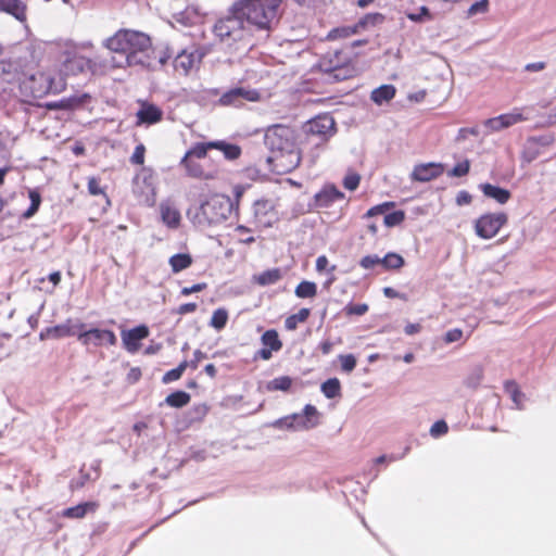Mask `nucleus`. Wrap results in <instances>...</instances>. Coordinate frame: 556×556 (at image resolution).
Returning a JSON list of instances; mask_svg holds the SVG:
<instances>
[{"label": "nucleus", "mask_w": 556, "mask_h": 556, "mask_svg": "<svg viewBox=\"0 0 556 556\" xmlns=\"http://www.w3.org/2000/svg\"><path fill=\"white\" fill-rule=\"evenodd\" d=\"M105 47L123 56V61L116 62V67L125 65H149V52L152 48L149 35L132 29H119L105 40Z\"/></svg>", "instance_id": "obj_1"}, {"label": "nucleus", "mask_w": 556, "mask_h": 556, "mask_svg": "<svg viewBox=\"0 0 556 556\" xmlns=\"http://www.w3.org/2000/svg\"><path fill=\"white\" fill-rule=\"evenodd\" d=\"M61 71L66 76H77L83 73L92 75H104L114 70V56L94 55L89 58L83 53V48L71 45L66 46L60 53Z\"/></svg>", "instance_id": "obj_2"}, {"label": "nucleus", "mask_w": 556, "mask_h": 556, "mask_svg": "<svg viewBox=\"0 0 556 556\" xmlns=\"http://www.w3.org/2000/svg\"><path fill=\"white\" fill-rule=\"evenodd\" d=\"M281 3L282 0H237L232 3V12L257 29L269 30Z\"/></svg>", "instance_id": "obj_3"}, {"label": "nucleus", "mask_w": 556, "mask_h": 556, "mask_svg": "<svg viewBox=\"0 0 556 556\" xmlns=\"http://www.w3.org/2000/svg\"><path fill=\"white\" fill-rule=\"evenodd\" d=\"M206 142H195L181 157L179 165L186 175L198 180H214L218 178L220 168L218 164L208 157Z\"/></svg>", "instance_id": "obj_4"}, {"label": "nucleus", "mask_w": 556, "mask_h": 556, "mask_svg": "<svg viewBox=\"0 0 556 556\" xmlns=\"http://www.w3.org/2000/svg\"><path fill=\"white\" fill-rule=\"evenodd\" d=\"M336 132V122L328 114L318 115L306 123L300 129V144L315 160L319 150Z\"/></svg>", "instance_id": "obj_5"}, {"label": "nucleus", "mask_w": 556, "mask_h": 556, "mask_svg": "<svg viewBox=\"0 0 556 556\" xmlns=\"http://www.w3.org/2000/svg\"><path fill=\"white\" fill-rule=\"evenodd\" d=\"M356 54H352L349 48L328 51L318 61V68L329 75L336 81L354 78L357 73L355 63Z\"/></svg>", "instance_id": "obj_6"}, {"label": "nucleus", "mask_w": 556, "mask_h": 556, "mask_svg": "<svg viewBox=\"0 0 556 556\" xmlns=\"http://www.w3.org/2000/svg\"><path fill=\"white\" fill-rule=\"evenodd\" d=\"M233 202L225 194H213L198 208L194 219L198 225L212 226L224 223L232 213Z\"/></svg>", "instance_id": "obj_7"}, {"label": "nucleus", "mask_w": 556, "mask_h": 556, "mask_svg": "<svg viewBox=\"0 0 556 556\" xmlns=\"http://www.w3.org/2000/svg\"><path fill=\"white\" fill-rule=\"evenodd\" d=\"M20 92L24 100L29 102L31 100L42 99L50 92H60L64 89V85L60 88L53 86V78L42 71H37L29 75H24L20 80Z\"/></svg>", "instance_id": "obj_8"}, {"label": "nucleus", "mask_w": 556, "mask_h": 556, "mask_svg": "<svg viewBox=\"0 0 556 556\" xmlns=\"http://www.w3.org/2000/svg\"><path fill=\"white\" fill-rule=\"evenodd\" d=\"M264 143L269 152L300 148V131L289 125H270L265 129Z\"/></svg>", "instance_id": "obj_9"}, {"label": "nucleus", "mask_w": 556, "mask_h": 556, "mask_svg": "<svg viewBox=\"0 0 556 556\" xmlns=\"http://www.w3.org/2000/svg\"><path fill=\"white\" fill-rule=\"evenodd\" d=\"M304 152L306 150L301 144L300 148L271 151L266 157V163L271 173L286 175L300 166Z\"/></svg>", "instance_id": "obj_10"}, {"label": "nucleus", "mask_w": 556, "mask_h": 556, "mask_svg": "<svg viewBox=\"0 0 556 556\" xmlns=\"http://www.w3.org/2000/svg\"><path fill=\"white\" fill-rule=\"evenodd\" d=\"M241 15L232 12V5L228 10V15L218 18L213 26V34L222 41L228 45L239 41L244 35V25Z\"/></svg>", "instance_id": "obj_11"}, {"label": "nucleus", "mask_w": 556, "mask_h": 556, "mask_svg": "<svg viewBox=\"0 0 556 556\" xmlns=\"http://www.w3.org/2000/svg\"><path fill=\"white\" fill-rule=\"evenodd\" d=\"M508 222V216L504 212L485 213L475 222L476 235L481 239H492Z\"/></svg>", "instance_id": "obj_12"}, {"label": "nucleus", "mask_w": 556, "mask_h": 556, "mask_svg": "<svg viewBox=\"0 0 556 556\" xmlns=\"http://www.w3.org/2000/svg\"><path fill=\"white\" fill-rule=\"evenodd\" d=\"M261 100V92L256 89L236 87L224 92L219 99L218 104L222 106L240 108L247 102H258Z\"/></svg>", "instance_id": "obj_13"}, {"label": "nucleus", "mask_w": 556, "mask_h": 556, "mask_svg": "<svg viewBox=\"0 0 556 556\" xmlns=\"http://www.w3.org/2000/svg\"><path fill=\"white\" fill-rule=\"evenodd\" d=\"M77 339L85 346H102L104 344L113 346L117 342V338L112 330L99 328L80 331L77 333Z\"/></svg>", "instance_id": "obj_14"}, {"label": "nucleus", "mask_w": 556, "mask_h": 556, "mask_svg": "<svg viewBox=\"0 0 556 556\" xmlns=\"http://www.w3.org/2000/svg\"><path fill=\"white\" fill-rule=\"evenodd\" d=\"M254 218L262 228L271 227L278 220L276 205L271 200L262 199L254 202Z\"/></svg>", "instance_id": "obj_15"}, {"label": "nucleus", "mask_w": 556, "mask_h": 556, "mask_svg": "<svg viewBox=\"0 0 556 556\" xmlns=\"http://www.w3.org/2000/svg\"><path fill=\"white\" fill-rule=\"evenodd\" d=\"M528 117L523 115L521 109H514L509 113L501 114L496 117L488 118L484 126L490 131H501L502 129L514 126L518 123L527 121Z\"/></svg>", "instance_id": "obj_16"}, {"label": "nucleus", "mask_w": 556, "mask_h": 556, "mask_svg": "<svg viewBox=\"0 0 556 556\" xmlns=\"http://www.w3.org/2000/svg\"><path fill=\"white\" fill-rule=\"evenodd\" d=\"M150 334V330L146 325H139L129 330H124L121 333L124 349L130 353H137L141 348V341L147 339Z\"/></svg>", "instance_id": "obj_17"}, {"label": "nucleus", "mask_w": 556, "mask_h": 556, "mask_svg": "<svg viewBox=\"0 0 556 556\" xmlns=\"http://www.w3.org/2000/svg\"><path fill=\"white\" fill-rule=\"evenodd\" d=\"M445 170L444 164L429 162L414 166L410 179L418 182H428L442 176Z\"/></svg>", "instance_id": "obj_18"}, {"label": "nucleus", "mask_w": 556, "mask_h": 556, "mask_svg": "<svg viewBox=\"0 0 556 556\" xmlns=\"http://www.w3.org/2000/svg\"><path fill=\"white\" fill-rule=\"evenodd\" d=\"M261 342L263 348L255 353L254 359L268 361L273 357L274 352L282 349V342L275 329L266 330L261 337Z\"/></svg>", "instance_id": "obj_19"}, {"label": "nucleus", "mask_w": 556, "mask_h": 556, "mask_svg": "<svg viewBox=\"0 0 556 556\" xmlns=\"http://www.w3.org/2000/svg\"><path fill=\"white\" fill-rule=\"evenodd\" d=\"M140 109L136 113V125H154L163 119V111L153 103L139 101Z\"/></svg>", "instance_id": "obj_20"}, {"label": "nucleus", "mask_w": 556, "mask_h": 556, "mask_svg": "<svg viewBox=\"0 0 556 556\" xmlns=\"http://www.w3.org/2000/svg\"><path fill=\"white\" fill-rule=\"evenodd\" d=\"M344 193L333 184H326L315 194V204L318 207H329L334 202L344 200Z\"/></svg>", "instance_id": "obj_21"}, {"label": "nucleus", "mask_w": 556, "mask_h": 556, "mask_svg": "<svg viewBox=\"0 0 556 556\" xmlns=\"http://www.w3.org/2000/svg\"><path fill=\"white\" fill-rule=\"evenodd\" d=\"M135 192L155 193V173L151 167H142L134 177Z\"/></svg>", "instance_id": "obj_22"}, {"label": "nucleus", "mask_w": 556, "mask_h": 556, "mask_svg": "<svg viewBox=\"0 0 556 556\" xmlns=\"http://www.w3.org/2000/svg\"><path fill=\"white\" fill-rule=\"evenodd\" d=\"M71 319H68L66 323L61 325H55L52 327H48L43 329L39 338L40 340H47V339H61L64 337H71L77 334L75 327L71 325ZM85 327L84 324H79L76 326L77 329L81 330Z\"/></svg>", "instance_id": "obj_23"}, {"label": "nucleus", "mask_w": 556, "mask_h": 556, "mask_svg": "<svg viewBox=\"0 0 556 556\" xmlns=\"http://www.w3.org/2000/svg\"><path fill=\"white\" fill-rule=\"evenodd\" d=\"M200 61L201 56L195 50H182L174 60V68L181 75H188Z\"/></svg>", "instance_id": "obj_24"}, {"label": "nucleus", "mask_w": 556, "mask_h": 556, "mask_svg": "<svg viewBox=\"0 0 556 556\" xmlns=\"http://www.w3.org/2000/svg\"><path fill=\"white\" fill-rule=\"evenodd\" d=\"M206 146L210 150H219L224 156L229 161H235L240 157L242 150L238 144L229 143L224 140L208 141Z\"/></svg>", "instance_id": "obj_25"}, {"label": "nucleus", "mask_w": 556, "mask_h": 556, "mask_svg": "<svg viewBox=\"0 0 556 556\" xmlns=\"http://www.w3.org/2000/svg\"><path fill=\"white\" fill-rule=\"evenodd\" d=\"M27 5L22 0H0V12L13 15L20 22L26 21Z\"/></svg>", "instance_id": "obj_26"}, {"label": "nucleus", "mask_w": 556, "mask_h": 556, "mask_svg": "<svg viewBox=\"0 0 556 556\" xmlns=\"http://www.w3.org/2000/svg\"><path fill=\"white\" fill-rule=\"evenodd\" d=\"M98 507L97 502H85L64 509L61 515L67 519H83L88 511H96Z\"/></svg>", "instance_id": "obj_27"}, {"label": "nucleus", "mask_w": 556, "mask_h": 556, "mask_svg": "<svg viewBox=\"0 0 556 556\" xmlns=\"http://www.w3.org/2000/svg\"><path fill=\"white\" fill-rule=\"evenodd\" d=\"M480 189L486 198L495 200L500 204H505L509 201L511 193L509 190L491 185L489 182L481 184Z\"/></svg>", "instance_id": "obj_28"}, {"label": "nucleus", "mask_w": 556, "mask_h": 556, "mask_svg": "<svg viewBox=\"0 0 556 556\" xmlns=\"http://www.w3.org/2000/svg\"><path fill=\"white\" fill-rule=\"evenodd\" d=\"M396 93L393 85H382L371 91L370 99L378 105L391 101Z\"/></svg>", "instance_id": "obj_29"}, {"label": "nucleus", "mask_w": 556, "mask_h": 556, "mask_svg": "<svg viewBox=\"0 0 556 556\" xmlns=\"http://www.w3.org/2000/svg\"><path fill=\"white\" fill-rule=\"evenodd\" d=\"M282 278L280 268H271L253 276V282L265 287L278 282Z\"/></svg>", "instance_id": "obj_30"}, {"label": "nucleus", "mask_w": 556, "mask_h": 556, "mask_svg": "<svg viewBox=\"0 0 556 556\" xmlns=\"http://www.w3.org/2000/svg\"><path fill=\"white\" fill-rule=\"evenodd\" d=\"M161 217L163 223L170 228L178 227L181 219L179 211L168 204L161 205Z\"/></svg>", "instance_id": "obj_31"}, {"label": "nucleus", "mask_w": 556, "mask_h": 556, "mask_svg": "<svg viewBox=\"0 0 556 556\" xmlns=\"http://www.w3.org/2000/svg\"><path fill=\"white\" fill-rule=\"evenodd\" d=\"M357 34H359V33H358L355 24L339 26V27L332 28L330 31H328V34L326 36V40L334 41V40L348 39Z\"/></svg>", "instance_id": "obj_32"}, {"label": "nucleus", "mask_w": 556, "mask_h": 556, "mask_svg": "<svg viewBox=\"0 0 556 556\" xmlns=\"http://www.w3.org/2000/svg\"><path fill=\"white\" fill-rule=\"evenodd\" d=\"M192 256L189 253H178L169 257L168 263L172 271L177 274L189 268L192 265Z\"/></svg>", "instance_id": "obj_33"}, {"label": "nucleus", "mask_w": 556, "mask_h": 556, "mask_svg": "<svg viewBox=\"0 0 556 556\" xmlns=\"http://www.w3.org/2000/svg\"><path fill=\"white\" fill-rule=\"evenodd\" d=\"M383 22V14L379 12L367 13L362 18H359L357 23H355V26L357 27L358 33H361L362 30H365L368 27L377 26L379 24H382Z\"/></svg>", "instance_id": "obj_34"}, {"label": "nucleus", "mask_w": 556, "mask_h": 556, "mask_svg": "<svg viewBox=\"0 0 556 556\" xmlns=\"http://www.w3.org/2000/svg\"><path fill=\"white\" fill-rule=\"evenodd\" d=\"M191 396L186 391H175L165 397V403L174 408H181L190 403Z\"/></svg>", "instance_id": "obj_35"}, {"label": "nucleus", "mask_w": 556, "mask_h": 556, "mask_svg": "<svg viewBox=\"0 0 556 556\" xmlns=\"http://www.w3.org/2000/svg\"><path fill=\"white\" fill-rule=\"evenodd\" d=\"M311 315V309L303 307L298 313L288 316L285 320V327L287 330H295L299 324L305 323Z\"/></svg>", "instance_id": "obj_36"}, {"label": "nucleus", "mask_w": 556, "mask_h": 556, "mask_svg": "<svg viewBox=\"0 0 556 556\" xmlns=\"http://www.w3.org/2000/svg\"><path fill=\"white\" fill-rule=\"evenodd\" d=\"M294 293L300 299H312L317 294V285L313 281L303 280L294 290Z\"/></svg>", "instance_id": "obj_37"}, {"label": "nucleus", "mask_w": 556, "mask_h": 556, "mask_svg": "<svg viewBox=\"0 0 556 556\" xmlns=\"http://www.w3.org/2000/svg\"><path fill=\"white\" fill-rule=\"evenodd\" d=\"M404 258L394 252H389L384 255V257L380 258V265L387 270L400 269L404 266Z\"/></svg>", "instance_id": "obj_38"}, {"label": "nucleus", "mask_w": 556, "mask_h": 556, "mask_svg": "<svg viewBox=\"0 0 556 556\" xmlns=\"http://www.w3.org/2000/svg\"><path fill=\"white\" fill-rule=\"evenodd\" d=\"M228 318V311L224 307H219L213 312L210 326L215 330L220 331L226 327Z\"/></svg>", "instance_id": "obj_39"}, {"label": "nucleus", "mask_w": 556, "mask_h": 556, "mask_svg": "<svg viewBox=\"0 0 556 556\" xmlns=\"http://www.w3.org/2000/svg\"><path fill=\"white\" fill-rule=\"evenodd\" d=\"M320 389L327 399H334L341 395V383L338 378L326 380Z\"/></svg>", "instance_id": "obj_40"}, {"label": "nucleus", "mask_w": 556, "mask_h": 556, "mask_svg": "<svg viewBox=\"0 0 556 556\" xmlns=\"http://www.w3.org/2000/svg\"><path fill=\"white\" fill-rule=\"evenodd\" d=\"M189 364L187 361H182L176 368H173L164 374L162 382L167 384L173 381H177L181 378Z\"/></svg>", "instance_id": "obj_41"}, {"label": "nucleus", "mask_w": 556, "mask_h": 556, "mask_svg": "<svg viewBox=\"0 0 556 556\" xmlns=\"http://www.w3.org/2000/svg\"><path fill=\"white\" fill-rule=\"evenodd\" d=\"M292 386V379L289 376H280L270 380L267 384L269 391H289Z\"/></svg>", "instance_id": "obj_42"}, {"label": "nucleus", "mask_w": 556, "mask_h": 556, "mask_svg": "<svg viewBox=\"0 0 556 556\" xmlns=\"http://www.w3.org/2000/svg\"><path fill=\"white\" fill-rule=\"evenodd\" d=\"M88 192L91 195H103L106 200L108 205H110V199L105 193V189L101 186L100 178L94 176L88 178Z\"/></svg>", "instance_id": "obj_43"}, {"label": "nucleus", "mask_w": 556, "mask_h": 556, "mask_svg": "<svg viewBox=\"0 0 556 556\" xmlns=\"http://www.w3.org/2000/svg\"><path fill=\"white\" fill-rule=\"evenodd\" d=\"M505 391L510 395L513 402L520 408L522 393L519 389V386L514 380H508L504 383Z\"/></svg>", "instance_id": "obj_44"}, {"label": "nucleus", "mask_w": 556, "mask_h": 556, "mask_svg": "<svg viewBox=\"0 0 556 556\" xmlns=\"http://www.w3.org/2000/svg\"><path fill=\"white\" fill-rule=\"evenodd\" d=\"M369 311V306L366 303H349L344 306L343 312L345 316H363Z\"/></svg>", "instance_id": "obj_45"}, {"label": "nucleus", "mask_w": 556, "mask_h": 556, "mask_svg": "<svg viewBox=\"0 0 556 556\" xmlns=\"http://www.w3.org/2000/svg\"><path fill=\"white\" fill-rule=\"evenodd\" d=\"M405 219V212L402 210L394 211L384 215V225L387 227H394L402 224Z\"/></svg>", "instance_id": "obj_46"}, {"label": "nucleus", "mask_w": 556, "mask_h": 556, "mask_svg": "<svg viewBox=\"0 0 556 556\" xmlns=\"http://www.w3.org/2000/svg\"><path fill=\"white\" fill-rule=\"evenodd\" d=\"M343 187L350 191H354L358 188L361 184V175L356 172H349L343 178Z\"/></svg>", "instance_id": "obj_47"}, {"label": "nucleus", "mask_w": 556, "mask_h": 556, "mask_svg": "<svg viewBox=\"0 0 556 556\" xmlns=\"http://www.w3.org/2000/svg\"><path fill=\"white\" fill-rule=\"evenodd\" d=\"M489 11V0H478L473 2L467 10V16L471 17L477 14H484Z\"/></svg>", "instance_id": "obj_48"}, {"label": "nucleus", "mask_w": 556, "mask_h": 556, "mask_svg": "<svg viewBox=\"0 0 556 556\" xmlns=\"http://www.w3.org/2000/svg\"><path fill=\"white\" fill-rule=\"evenodd\" d=\"M470 170V162L469 160H465L463 162L457 163L447 175L451 177H463L466 176Z\"/></svg>", "instance_id": "obj_49"}, {"label": "nucleus", "mask_w": 556, "mask_h": 556, "mask_svg": "<svg viewBox=\"0 0 556 556\" xmlns=\"http://www.w3.org/2000/svg\"><path fill=\"white\" fill-rule=\"evenodd\" d=\"M406 16L413 22L431 21L433 18L429 9L425 5H422L417 13H407Z\"/></svg>", "instance_id": "obj_50"}, {"label": "nucleus", "mask_w": 556, "mask_h": 556, "mask_svg": "<svg viewBox=\"0 0 556 556\" xmlns=\"http://www.w3.org/2000/svg\"><path fill=\"white\" fill-rule=\"evenodd\" d=\"M339 361L341 364V369L345 372H351L356 367V358L353 354L340 355Z\"/></svg>", "instance_id": "obj_51"}, {"label": "nucleus", "mask_w": 556, "mask_h": 556, "mask_svg": "<svg viewBox=\"0 0 556 556\" xmlns=\"http://www.w3.org/2000/svg\"><path fill=\"white\" fill-rule=\"evenodd\" d=\"M146 147L143 143L136 146L131 156L130 163L134 165H143L146 159Z\"/></svg>", "instance_id": "obj_52"}, {"label": "nucleus", "mask_w": 556, "mask_h": 556, "mask_svg": "<svg viewBox=\"0 0 556 556\" xmlns=\"http://www.w3.org/2000/svg\"><path fill=\"white\" fill-rule=\"evenodd\" d=\"M394 206V202H384L370 207L364 217H372L376 215L384 214L388 210Z\"/></svg>", "instance_id": "obj_53"}, {"label": "nucleus", "mask_w": 556, "mask_h": 556, "mask_svg": "<svg viewBox=\"0 0 556 556\" xmlns=\"http://www.w3.org/2000/svg\"><path fill=\"white\" fill-rule=\"evenodd\" d=\"M448 427L444 420L435 421L430 428V434L434 438L447 433Z\"/></svg>", "instance_id": "obj_54"}, {"label": "nucleus", "mask_w": 556, "mask_h": 556, "mask_svg": "<svg viewBox=\"0 0 556 556\" xmlns=\"http://www.w3.org/2000/svg\"><path fill=\"white\" fill-rule=\"evenodd\" d=\"M359 265L364 269H372L375 266L380 265V257L377 255H366L362 257Z\"/></svg>", "instance_id": "obj_55"}, {"label": "nucleus", "mask_w": 556, "mask_h": 556, "mask_svg": "<svg viewBox=\"0 0 556 556\" xmlns=\"http://www.w3.org/2000/svg\"><path fill=\"white\" fill-rule=\"evenodd\" d=\"M464 333H463V330L459 329V328H454V329H451L448 330L445 334H444V342L446 344H450V343H453V342H457V341H460L462 338H463Z\"/></svg>", "instance_id": "obj_56"}, {"label": "nucleus", "mask_w": 556, "mask_h": 556, "mask_svg": "<svg viewBox=\"0 0 556 556\" xmlns=\"http://www.w3.org/2000/svg\"><path fill=\"white\" fill-rule=\"evenodd\" d=\"M207 288V285L205 282H199V283H194L190 287H184L180 291V293L182 295H190L192 293H198V292H201L203 290H205Z\"/></svg>", "instance_id": "obj_57"}, {"label": "nucleus", "mask_w": 556, "mask_h": 556, "mask_svg": "<svg viewBox=\"0 0 556 556\" xmlns=\"http://www.w3.org/2000/svg\"><path fill=\"white\" fill-rule=\"evenodd\" d=\"M204 358H206V354L204 352H202L201 350H195L193 352V358L188 362L190 368L192 369H197L200 362H202Z\"/></svg>", "instance_id": "obj_58"}, {"label": "nucleus", "mask_w": 556, "mask_h": 556, "mask_svg": "<svg viewBox=\"0 0 556 556\" xmlns=\"http://www.w3.org/2000/svg\"><path fill=\"white\" fill-rule=\"evenodd\" d=\"M383 294L388 298V299H401L403 301H407V296L406 294L404 293H400L399 291H396L394 288L392 287H384L383 288Z\"/></svg>", "instance_id": "obj_59"}, {"label": "nucleus", "mask_w": 556, "mask_h": 556, "mask_svg": "<svg viewBox=\"0 0 556 556\" xmlns=\"http://www.w3.org/2000/svg\"><path fill=\"white\" fill-rule=\"evenodd\" d=\"M142 376L141 369L139 367H132L127 374L126 380L128 383L134 384L140 380Z\"/></svg>", "instance_id": "obj_60"}, {"label": "nucleus", "mask_w": 556, "mask_h": 556, "mask_svg": "<svg viewBox=\"0 0 556 556\" xmlns=\"http://www.w3.org/2000/svg\"><path fill=\"white\" fill-rule=\"evenodd\" d=\"M471 201H472L471 194L465 190L459 191L456 195V204L459 206L470 204Z\"/></svg>", "instance_id": "obj_61"}, {"label": "nucleus", "mask_w": 556, "mask_h": 556, "mask_svg": "<svg viewBox=\"0 0 556 556\" xmlns=\"http://www.w3.org/2000/svg\"><path fill=\"white\" fill-rule=\"evenodd\" d=\"M208 409L210 407L204 403L194 405L192 407V410L199 420H202L207 415Z\"/></svg>", "instance_id": "obj_62"}, {"label": "nucleus", "mask_w": 556, "mask_h": 556, "mask_svg": "<svg viewBox=\"0 0 556 556\" xmlns=\"http://www.w3.org/2000/svg\"><path fill=\"white\" fill-rule=\"evenodd\" d=\"M197 308H198L197 303H185V304H181L178 306L176 313L178 315H187V314L195 312Z\"/></svg>", "instance_id": "obj_63"}, {"label": "nucleus", "mask_w": 556, "mask_h": 556, "mask_svg": "<svg viewBox=\"0 0 556 556\" xmlns=\"http://www.w3.org/2000/svg\"><path fill=\"white\" fill-rule=\"evenodd\" d=\"M318 349L321 354L327 355L332 351L333 343L330 340H324L319 343Z\"/></svg>", "instance_id": "obj_64"}]
</instances>
